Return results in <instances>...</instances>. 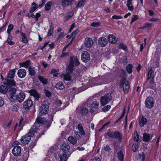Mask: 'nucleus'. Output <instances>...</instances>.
<instances>
[{
	"label": "nucleus",
	"instance_id": "obj_1",
	"mask_svg": "<svg viewBox=\"0 0 161 161\" xmlns=\"http://www.w3.org/2000/svg\"><path fill=\"white\" fill-rule=\"evenodd\" d=\"M16 70L15 69L10 70L8 73L7 77L5 79L6 81L4 84L7 86H14L15 85V82H14L13 78H14Z\"/></svg>",
	"mask_w": 161,
	"mask_h": 161
},
{
	"label": "nucleus",
	"instance_id": "obj_2",
	"mask_svg": "<svg viewBox=\"0 0 161 161\" xmlns=\"http://www.w3.org/2000/svg\"><path fill=\"white\" fill-rule=\"evenodd\" d=\"M69 64L67 67V70L70 73H72L74 69L75 65L78 66L80 62L78 58L76 56H71L69 61Z\"/></svg>",
	"mask_w": 161,
	"mask_h": 161
},
{
	"label": "nucleus",
	"instance_id": "obj_3",
	"mask_svg": "<svg viewBox=\"0 0 161 161\" xmlns=\"http://www.w3.org/2000/svg\"><path fill=\"white\" fill-rule=\"evenodd\" d=\"M120 86L122 87L124 93H127L129 89L130 85L128 81L125 78H123L120 84Z\"/></svg>",
	"mask_w": 161,
	"mask_h": 161
},
{
	"label": "nucleus",
	"instance_id": "obj_4",
	"mask_svg": "<svg viewBox=\"0 0 161 161\" xmlns=\"http://www.w3.org/2000/svg\"><path fill=\"white\" fill-rule=\"evenodd\" d=\"M101 104L102 106H104L112 99V97L110 93H108L101 98Z\"/></svg>",
	"mask_w": 161,
	"mask_h": 161
},
{
	"label": "nucleus",
	"instance_id": "obj_5",
	"mask_svg": "<svg viewBox=\"0 0 161 161\" xmlns=\"http://www.w3.org/2000/svg\"><path fill=\"white\" fill-rule=\"evenodd\" d=\"M145 107L149 109L153 108L154 104L153 98L151 96L147 97L145 102Z\"/></svg>",
	"mask_w": 161,
	"mask_h": 161
},
{
	"label": "nucleus",
	"instance_id": "obj_6",
	"mask_svg": "<svg viewBox=\"0 0 161 161\" xmlns=\"http://www.w3.org/2000/svg\"><path fill=\"white\" fill-rule=\"evenodd\" d=\"M25 93L23 92H20L17 95H15V96L14 97V99L11 101L14 102L17 101L20 103H21L25 99Z\"/></svg>",
	"mask_w": 161,
	"mask_h": 161
},
{
	"label": "nucleus",
	"instance_id": "obj_7",
	"mask_svg": "<svg viewBox=\"0 0 161 161\" xmlns=\"http://www.w3.org/2000/svg\"><path fill=\"white\" fill-rule=\"evenodd\" d=\"M49 106L46 103L42 104L39 108V111L41 114H47L48 111Z\"/></svg>",
	"mask_w": 161,
	"mask_h": 161
},
{
	"label": "nucleus",
	"instance_id": "obj_8",
	"mask_svg": "<svg viewBox=\"0 0 161 161\" xmlns=\"http://www.w3.org/2000/svg\"><path fill=\"white\" fill-rule=\"evenodd\" d=\"M33 104L32 101L31 99H28L24 103L23 108L25 110L30 109Z\"/></svg>",
	"mask_w": 161,
	"mask_h": 161
},
{
	"label": "nucleus",
	"instance_id": "obj_9",
	"mask_svg": "<svg viewBox=\"0 0 161 161\" xmlns=\"http://www.w3.org/2000/svg\"><path fill=\"white\" fill-rule=\"evenodd\" d=\"M99 103L97 101L92 102L90 104V107L91 108L90 110V112L94 113L95 112L94 110H97L98 109Z\"/></svg>",
	"mask_w": 161,
	"mask_h": 161
},
{
	"label": "nucleus",
	"instance_id": "obj_10",
	"mask_svg": "<svg viewBox=\"0 0 161 161\" xmlns=\"http://www.w3.org/2000/svg\"><path fill=\"white\" fill-rule=\"evenodd\" d=\"M16 92V89L14 87L11 88L8 91L9 99L12 101L14 97L15 96V94Z\"/></svg>",
	"mask_w": 161,
	"mask_h": 161
},
{
	"label": "nucleus",
	"instance_id": "obj_11",
	"mask_svg": "<svg viewBox=\"0 0 161 161\" xmlns=\"http://www.w3.org/2000/svg\"><path fill=\"white\" fill-rule=\"evenodd\" d=\"M81 60L85 62H87L90 59V56L86 51L84 52L81 54Z\"/></svg>",
	"mask_w": 161,
	"mask_h": 161
},
{
	"label": "nucleus",
	"instance_id": "obj_12",
	"mask_svg": "<svg viewBox=\"0 0 161 161\" xmlns=\"http://www.w3.org/2000/svg\"><path fill=\"white\" fill-rule=\"evenodd\" d=\"M108 42V40L106 38L104 37L100 38L98 40V43L102 47L106 46Z\"/></svg>",
	"mask_w": 161,
	"mask_h": 161
},
{
	"label": "nucleus",
	"instance_id": "obj_13",
	"mask_svg": "<svg viewBox=\"0 0 161 161\" xmlns=\"http://www.w3.org/2000/svg\"><path fill=\"white\" fill-rule=\"evenodd\" d=\"M29 92L31 96L34 97L36 100H38L40 97V95L37 91L35 89H31L29 91Z\"/></svg>",
	"mask_w": 161,
	"mask_h": 161
},
{
	"label": "nucleus",
	"instance_id": "obj_14",
	"mask_svg": "<svg viewBox=\"0 0 161 161\" xmlns=\"http://www.w3.org/2000/svg\"><path fill=\"white\" fill-rule=\"evenodd\" d=\"M94 42L92 38L89 37L86 38L85 39L84 43L87 47H90L93 45Z\"/></svg>",
	"mask_w": 161,
	"mask_h": 161
},
{
	"label": "nucleus",
	"instance_id": "obj_15",
	"mask_svg": "<svg viewBox=\"0 0 161 161\" xmlns=\"http://www.w3.org/2000/svg\"><path fill=\"white\" fill-rule=\"evenodd\" d=\"M31 139V137L27 134L24 136L22 137L21 140L23 144H27L30 141Z\"/></svg>",
	"mask_w": 161,
	"mask_h": 161
},
{
	"label": "nucleus",
	"instance_id": "obj_16",
	"mask_svg": "<svg viewBox=\"0 0 161 161\" xmlns=\"http://www.w3.org/2000/svg\"><path fill=\"white\" fill-rule=\"evenodd\" d=\"M21 152V147L20 146H15L12 150V153L14 155L17 156L20 154Z\"/></svg>",
	"mask_w": 161,
	"mask_h": 161
},
{
	"label": "nucleus",
	"instance_id": "obj_17",
	"mask_svg": "<svg viewBox=\"0 0 161 161\" xmlns=\"http://www.w3.org/2000/svg\"><path fill=\"white\" fill-rule=\"evenodd\" d=\"M70 148V147L69 145L66 142L63 143L61 147V149L65 153H66L69 151Z\"/></svg>",
	"mask_w": 161,
	"mask_h": 161
},
{
	"label": "nucleus",
	"instance_id": "obj_18",
	"mask_svg": "<svg viewBox=\"0 0 161 161\" xmlns=\"http://www.w3.org/2000/svg\"><path fill=\"white\" fill-rule=\"evenodd\" d=\"M18 76L21 78L24 77L26 75V71L25 69H19L17 72Z\"/></svg>",
	"mask_w": 161,
	"mask_h": 161
},
{
	"label": "nucleus",
	"instance_id": "obj_19",
	"mask_svg": "<svg viewBox=\"0 0 161 161\" xmlns=\"http://www.w3.org/2000/svg\"><path fill=\"white\" fill-rule=\"evenodd\" d=\"M55 157L56 158V159L60 158L61 161H66L67 160V155L65 153H63L62 155L58 154V156L56 154L55 155Z\"/></svg>",
	"mask_w": 161,
	"mask_h": 161
},
{
	"label": "nucleus",
	"instance_id": "obj_20",
	"mask_svg": "<svg viewBox=\"0 0 161 161\" xmlns=\"http://www.w3.org/2000/svg\"><path fill=\"white\" fill-rule=\"evenodd\" d=\"M74 0H62L61 4L64 7H66L71 5Z\"/></svg>",
	"mask_w": 161,
	"mask_h": 161
},
{
	"label": "nucleus",
	"instance_id": "obj_21",
	"mask_svg": "<svg viewBox=\"0 0 161 161\" xmlns=\"http://www.w3.org/2000/svg\"><path fill=\"white\" fill-rule=\"evenodd\" d=\"M152 136L148 133H145L143 134V140L144 141L147 142L152 139Z\"/></svg>",
	"mask_w": 161,
	"mask_h": 161
},
{
	"label": "nucleus",
	"instance_id": "obj_22",
	"mask_svg": "<svg viewBox=\"0 0 161 161\" xmlns=\"http://www.w3.org/2000/svg\"><path fill=\"white\" fill-rule=\"evenodd\" d=\"M114 138L121 141L122 139V135L121 134L119 131H115L113 133Z\"/></svg>",
	"mask_w": 161,
	"mask_h": 161
},
{
	"label": "nucleus",
	"instance_id": "obj_23",
	"mask_svg": "<svg viewBox=\"0 0 161 161\" xmlns=\"http://www.w3.org/2000/svg\"><path fill=\"white\" fill-rule=\"evenodd\" d=\"M139 122L140 126L142 127L146 123L147 120L146 118L143 116L140 117L139 119Z\"/></svg>",
	"mask_w": 161,
	"mask_h": 161
},
{
	"label": "nucleus",
	"instance_id": "obj_24",
	"mask_svg": "<svg viewBox=\"0 0 161 161\" xmlns=\"http://www.w3.org/2000/svg\"><path fill=\"white\" fill-rule=\"evenodd\" d=\"M109 42L111 43L115 44L116 42V37L114 35H109L108 36Z\"/></svg>",
	"mask_w": 161,
	"mask_h": 161
},
{
	"label": "nucleus",
	"instance_id": "obj_25",
	"mask_svg": "<svg viewBox=\"0 0 161 161\" xmlns=\"http://www.w3.org/2000/svg\"><path fill=\"white\" fill-rule=\"evenodd\" d=\"M46 121V119L45 118L38 117L36 119V122L38 123L44 124Z\"/></svg>",
	"mask_w": 161,
	"mask_h": 161
},
{
	"label": "nucleus",
	"instance_id": "obj_26",
	"mask_svg": "<svg viewBox=\"0 0 161 161\" xmlns=\"http://www.w3.org/2000/svg\"><path fill=\"white\" fill-rule=\"evenodd\" d=\"M146 86L147 88H150L151 89H153L155 87V85L153 81V78H152V79L150 81L149 85H147Z\"/></svg>",
	"mask_w": 161,
	"mask_h": 161
},
{
	"label": "nucleus",
	"instance_id": "obj_27",
	"mask_svg": "<svg viewBox=\"0 0 161 161\" xmlns=\"http://www.w3.org/2000/svg\"><path fill=\"white\" fill-rule=\"evenodd\" d=\"M67 73L63 75L64 78L65 80H66L67 81L70 80L71 79V77L70 75L72 73H70L69 72H68L67 70Z\"/></svg>",
	"mask_w": 161,
	"mask_h": 161
},
{
	"label": "nucleus",
	"instance_id": "obj_28",
	"mask_svg": "<svg viewBox=\"0 0 161 161\" xmlns=\"http://www.w3.org/2000/svg\"><path fill=\"white\" fill-rule=\"evenodd\" d=\"M68 140L73 145H75L77 143L76 138H74L72 136H69L68 138Z\"/></svg>",
	"mask_w": 161,
	"mask_h": 161
},
{
	"label": "nucleus",
	"instance_id": "obj_29",
	"mask_svg": "<svg viewBox=\"0 0 161 161\" xmlns=\"http://www.w3.org/2000/svg\"><path fill=\"white\" fill-rule=\"evenodd\" d=\"M8 90L7 87L5 86L2 85L0 86V92L6 94Z\"/></svg>",
	"mask_w": 161,
	"mask_h": 161
},
{
	"label": "nucleus",
	"instance_id": "obj_30",
	"mask_svg": "<svg viewBox=\"0 0 161 161\" xmlns=\"http://www.w3.org/2000/svg\"><path fill=\"white\" fill-rule=\"evenodd\" d=\"M38 79L44 85H46L47 83V79L44 78L42 76H39Z\"/></svg>",
	"mask_w": 161,
	"mask_h": 161
},
{
	"label": "nucleus",
	"instance_id": "obj_31",
	"mask_svg": "<svg viewBox=\"0 0 161 161\" xmlns=\"http://www.w3.org/2000/svg\"><path fill=\"white\" fill-rule=\"evenodd\" d=\"M117 157L119 159L120 161H123L124 155L123 152L121 151H120L117 153Z\"/></svg>",
	"mask_w": 161,
	"mask_h": 161
},
{
	"label": "nucleus",
	"instance_id": "obj_32",
	"mask_svg": "<svg viewBox=\"0 0 161 161\" xmlns=\"http://www.w3.org/2000/svg\"><path fill=\"white\" fill-rule=\"evenodd\" d=\"M55 87L59 89L60 90L63 89L64 88L63 83L61 82H59L57 84L55 85Z\"/></svg>",
	"mask_w": 161,
	"mask_h": 161
},
{
	"label": "nucleus",
	"instance_id": "obj_33",
	"mask_svg": "<svg viewBox=\"0 0 161 161\" xmlns=\"http://www.w3.org/2000/svg\"><path fill=\"white\" fill-rule=\"evenodd\" d=\"M12 36L11 34H8V39L6 41L8 44L10 45H13L14 44V42L12 41Z\"/></svg>",
	"mask_w": 161,
	"mask_h": 161
},
{
	"label": "nucleus",
	"instance_id": "obj_34",
	"mask_svg": "<svg viewBox=\"0 0 161 161\" xmlns=\"http://www.w3.org/2000/svg\"><path fill=\"white\" fill-rule=\"evenodd\" d=\"M127 3L126 4L128 8V9L130 11H132L134 9V7L132 5V3L131 2L127 1Z\"/></svg>",
	"mask_w": 161,
	"mask_h": 161
},
{
	"label": "nucleus",
	"instance_id": "obj_35",
	"mask_svg": "<svg viewBox=\"0 0 161 161\" xmlns=\"http://www.w3.org/2000/svg\"><path fill=\"white\" fill-rule=\"evenodd\" d=\"M52 4L53 2L51 1H50L47 2L45 6V10L46 11H49L51 9V5Z\"/></svg>",
	"mask_w": 161,
	"mask_h": 161
},
{
	"label": "nucleus",
	"instance_id": "obj_36",
	"mask_svg": "<svg viewBox=\"0 0 161 161\" xmlns=\"http://www.w3.org/2000/svg\"><path fill=\"white\" fill-rule=\"evenodd\" d=\"M29 74L31 75H34L36 74V72L34 68L31 66H29Z\"/></svg>",
	"mask_w": 161,
	"mask_h": 161
},
{
	"label": "nucleus",
	"instance_id": "obj_37",
	"mask_svg": "<svg viewBox=\"0 0 161 161\" xmlns=\"http://www.w3.org/2000/svg\"><path fill=\"white\" fill-rule=\"evenodd\" d=\"M32 5H34V6L31 7L30 10V12L31 13L33 12L38 8V5L34 2L32 3Z\"/></svg>",
	"mask_w": 161,
	"mask_h": 161
},
{
	"label": "nucleus",
	"instance_id": "obj_38",
	"mask_svg": "<svg viewBox=\"0 0 161 161\" xmlns=\"http://www.w3.org/2000/svg\"><path fill=\"white\" fill-rule=\"evenodd\" d=\"M77 127L79 130L80 131L81 133L83 135H85V133L83 130L82 125L80 124H79L78 125Z\"/></svg>",
	"mask_w": 161,
	"mask_h": 161
},
{
	"label": "nucleus",
	"instance_id": "obj_39",
	"mask_svg": "<svg viewBox=\"0 0 161 161\" xmlns=\"http://www.w3.org/2000/svg\"><path fill=\"white\" fill-rule=\"evenodd\" d=\"M145 158V155L144 154H140L137 156V158L140 161H143Z\"/></svg>",
	"mask_w": 161,
	"mask_h": 161
},
{
	"label": "nucleus",
	"instance_id": "obj_40",
	"mask_svg": "<svg viewBox=\"0 0 161 161\" xmlns=\"http://www.w3.org/2000/svg\"><path fill=\"white\" fill-rule=\"evenodd\" d=\"M20 33L22 36V42L24 43H27L28 42L27 39L25 36V34L23 32H21Z\"/></svg>",
	"mask_w": 161,
	"mask_h": 161
},
{
	"label": "nucleus",
	"instance_id": "obj_41",
	"mask_svg": "<svg viewBox=\"0 0 161 161\" xmlns=\"http://www.w3.org/2000/svg\"><path fill=\"white\" fill-rule=\"evenodd\" d=\"M54 30V27L53 25H52L50 26V28L48 31V34L47 35V36H51L53 33V31Z\"/></svg>",
	"mask_w": 161,
	"mask_h": 161
},
{
	"label": "nucleus",
	"instance_id": "obj_42",
	"mask_svg": "<svg viewBox=\"0 0 161 161\" xmlns=\"http://www.w3.org/2000/svg\"><path fill=\"white\" fill-rule=\"evenodd\" d=\"M30 63V61L28 60L25 62L21 63V64H20V66L22 67H25L26 68H27Z\"/></svg>",
	"mask_w": 161,
	"mask_h": 161
},
{
	"label": "nucleus",
	"instance_id": "obj_43",
	"mask_svg": "<svg viewBox=\"0 0 161 161\" xmlns=\"http://www.w3.org/2000/svg\"><path fill=\"white\" fill-rule=\"evenodd\" d=\"M133 66L131 64H129L126 67V70L127 72L129 74H130L132 72V68Z\"/></svg>",
	"mask_w": 161,
	"mask_h": 161
},
{
	"label": "nucleus",
	"instance_id": "obj_44",
	"mask_svg": "<svg viewBox=\"0 0 161 161\" xmlns=\"http://www.w3.org/2000/svg\"><path fill=\"white\" fill-rule=\"evenodd\" d=\"M59 71V70L58 69H53L51 70V73L53 74L54 76L57 77Z\"/></svg>",
	"mask_w": 161,
	"mask_h": 161
},
{
	"label": "nucleus",
	"instance_id": "obj_45",
	"mask_svg": "<svg viewBox=\"0 0 161 161\" xmlns=\"http://www.w3.org/2000/svg\"><path fill=\"white\" fill-rule=\"evenodd\" d=\"M86 1V0H82L80 1L79 2L78 4H77L76 7H78L83 6H84V4Z\"/></svg>",
	"mask_w": 161,
	"mask_h": 161
},
{
	"label": "nucleus",
	"instance_id": "obj_46",
	"mask_svg": "<svg viewBox=\"0 0 161 161\" xmlns=\"http://www.w3.org/2000/svg\"><path fill=\"white\" fill-rule=\"evenodd\" d=\"M14 26L12 24L9 25L8 27L7 31V32L8 34H10V33L11 30L13 29Z\"/></svg>",
	"mask_w": 161,
	"mask_h": 161
},
{
	"label": "nucleus",
	"instance_id": "obj_47",
	"mask_svg": "<svg viewBox=\"0 0 161 161\" xmlns=\"http://www.w3.org/2000/svg\"><path fill=\"white\" fill-rule=\"evenodd\" d=\"M119 48L123 49L125 50L126 51L127 50V46L122 43H120L119 45Z\"/></svg>",
	"mask_w": 161,
	"mask_h": 161
},
{
	"label": "nucleus",
	"instance_id": "obj_48",
	"mask_svg": "<svg viewBox=\"0 0 161 161\" xmlns=\"http://www.w3.org/2000/svg\"><path fill=\"white\" fill-rule=\"evenodd\" d=\"M153 73V70L151 67H150L149 69V71L148 74L147 80H148L151 78L152 74Z\"/></svg>",
	"mask_w": 161,
	"mask_h": 161
},
{
	"label": "nucleus",
	"instance_id": "obj_49",
	"mask_svg": "<svg viewBox=\"0 0 161 161\" xmlns=\"http://www.w3.org/2000/svg\"><path fill=\"white\" fill-rule=\"evenodd\" d=\"M35 133V131L33 128H32L31 129L30 131L27 133L28 135L30 136L31 137L34 136V134Z\"/></svg>",
	"mask_w": 161,
	"mask_h": 161
},
{
	"label": "nucleus",
	"instance_id": "obj_50",
	"mask_svg": "<svg viewBox=\"0 0 161 161\" xmlns=\"http://www.w3.org/2000/svg\"><path fill=\"white\" fill-rule=\"evenodd\" d=\"M69 55V53L67 52H62V54L60 55V57L61 58L67 57Z\"/></svg>",
	"mask_w": 161,
	"mask_h": 161
},
{
	"label": "nucleus",
	"instance_id": "obj_51",
	"mask_svg": "<svg viewBox=\"0 0 161 161\" xmlns=\"http://www.w3.org/2000/svg\"><path fill=\"white\" fill-rule=\"evenodd\" d=\"M134 141L138 142L139 140V137L137 134V132L136 131L134 133Z\"/></svg>",
	"mask_w": 161,
	"mask_h": 161
},
{
	"label": "nucleus",
	"instance_id": "obj_52",
	"mask_svg": "<svg viewBox=\"0 0 161 161\" xmlns=\"http://www.w3.org/2000/svg\"><path fill=\"white\" fill-rule=\"evenodd\" d=\"M138 144L137 143H134L132 146V149L134 152H136L137 150Z\"/></svg>",
	"mask_w": 161,
	"mask_h": 161
},
{
	"label": "nucleus",
	"instance_id": "obj_53",
	"mask_svg": "<svg viewBox=\"0 0 161 161\" xmlns=\"http://www.w3.org/2000/svg\"><path fill=\"white\" fill-rule=\"evenodd\" d=\"M88 110L86 108H83L81 110V112L83 115H86L88 113Z\"/></svg>",
	"mask_w": 161,
	"mask_h": 161
},
{
	"label": "nucleus",
	"instance_id": "obj_54",
	"mask_svg": "<svg viewBox=\"0 0 161 161\" xmlns=\"http://www.w3.org/2000/svg\"><path fill=\"white\" fill-rule=\"evenodd\" d=\"M110 108V105H107L104 107L102 109L103 112H105L108 110Z\"/></svg>",
	"mask_w": 161,
	"mask_h": 161
},
{
	"label": "nucleus",
	"instance_id": "obj_55",
	"mask_svg": "<svg viewBox=\"0 0 161 161\" xmlns=\"http://www.w3.org/2000/svg\"><path fill=\"white\" fill-rule=\"evenodd\" d=\"M19 106L16 104H14L12 106V110L13 111H16L18 110Z\"/></svg>",
	"mask_w": 161,
	"mask_h": 161
},
{
	"label": "nucleus",
	"instance_id": "obj_56",
	"mask_svg": "<svg viewBox=\"0 0 161 161\" xmlns=\"http://www.w3.org/2000/svg\"><path fill=\"white\" fill-rule=\"evenodd\" d=\"M138 18V16L137 15H134V17L132 18V20L131 21L130 23H132L134 21L137 20Z\"/></svg>",
	"mask_w": 161,
	"mask_h": 161
},
{
	"label": "nucleus",
	"instance_id": "obj_57",
	"mask_svg": "<svg viewBox=\"0 0 161 161\" xmlns=\"http://www.w3.org/2000/svg\"><path fill=\"white\" fill-rule=\"evenodd\" d=\"M4 101L3 99L0 97V107H2L4 105Z\"/></svg>",
	"mask_w": 161,
	"mask_h": 161
},
{
	"label": "nucleus",
	"instance_id": "obj_58",
	"mask_svg": "<svg viewBox=\"0 0 161 161\" xmlns=\"http://www.w3.org/2000/svg\"><path fill=\"white\" fill-rule=\"evenodd\" d=\"M100 22H93L91 24V26L93 27H97L100 25Z\"/></svg>",
	"mask_w": 161,
	"mask_h": 161
},
{
	"label": "nucleus",
	"instance_id": "obj_59",
	"mask_svg": "<svg viewBox=\"0 0 161 161\" xmlns=\"http://www.w3.org/2000/svg\"><path fill=\"white\" fill-rule=\"evenodd\" d=\"M79 32V30L78 29H77L74 31L72 33V37H73V38H75V36L76 34L78 33Z\"/></svg>",
	"mask_w": 161,
	"mask_h": 161
},
{
	"label": "nucleus",
	"instance_id": "obj_60",
	"mask_svg": "<svg viewBox=\"0 0 161 161\" xmlns=\"http://www.w3.org/2000/svg\"><path fill=\"white\" fill-rule=\"evenodd\" d=\"M45 92L47 97H49L51 96V93L50 92L47 90H45Z\"/></svg>",
	"mask_w": 161,
	"mask_h": 161
},
{
	"label": "nucleus",
	"instance_id": "obj_61",
	"mask_svg": "<svg viewBox=\"0 0 161 161\" xmlns=\"http://www.w3.org/2000/svg\"><path fill=\"white\" fill-rule=\"evenodd\" d=\"M112 18L115 19H119L122 18V17L121 15H114L113 16Z\"/></svg>",
	"mask_w": 161,
	"mask_h": 161
},
{
	"label": "nucleus",
	"instance_id": "obj_62",
	"mask_svg": "<svg viewBox=\"0 0 161 161\" xmlns=\"http://www.w3.org/2000/svg\"><path fill=\"white\" fill-rule=\"evenodd\" d=\"M65 34L64 31L62 32L59 34L58 38H62L64 36Z\"/></svg>",
	"mask_w": 161,
	"mask_h": 161
},
{
	"label": "nucleus",
	"instance_id": "obj_63",
	"mask_svg": "<svg viewBox=\"0 0 161 161\" xmlns=\"http://www.w3.org/2000/svg\"><path fill=\"white\" fill-rule=\"evenodd\" d=\"M113 132H108L107 133V135L109 137H111L112 138H114V135H113Z\"/></svg>",
	"mask_w": 161,
	"mask_h": 161
},
{
	"label": "nucleus",
	"instance_id": "obj_64",
	"mask_svg": "<svg viewBox=\"0 0 161 161\" xmlns=\"http://www.w3.org/2000/svg\"><path fill=\"white\" fill-rule=\"evenodd\" d=\"M104 150L106 151L109 152L110 151L111 149L110 148L109 146L107 145L104 147Z\"/></svg>",
	"mask_w": 161,
	"mask_h": 161
}]
</instances>
